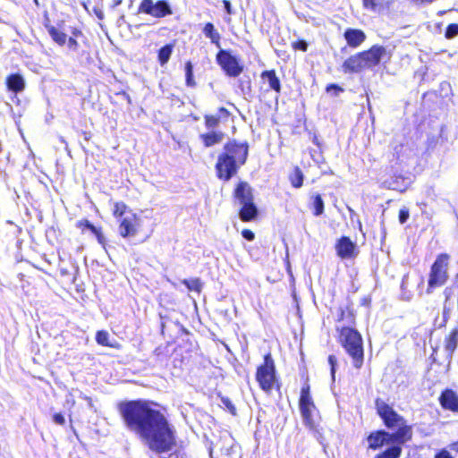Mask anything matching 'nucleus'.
Here are the masks:
<instances>
[{"mask_svg":"<svg viewBox=\"0 0 458 458\" xmlns=\"http://www.w3.org/2000/svg\"><path fill=\"white\" fill-rule=\"evenodd\" d=\"M157 404L146 399L122 401L117 410L124 427L154 454L169 453L167 458H183L176 446V431Z\"/></svg>","mask_w":458,"mask_h":458,"instance_id":"nucleus-1","label":"nucleus"},{"mask_svg":"<svg viewBox=\"0 0 458 458\" xmlns=\"http://www.w3.org/2000/svg\"><path fill=\"white\" fill-rule=\"evenodd\" d=\"M375 409L384 426L393 432L385 429L370 432L367 437L368 449L375 451L386 444H405L412 439V426L391 404L381 398H376Z\"/></svg>","mask_w":458,"mask_h":458,"instance_id":"nucleus-2","label":"nucleus"},{"mask_svg":"<svg viewBox=\"0 0 458 458\" xmlns=\"http://www.w3.org/2000/svg\"><path fill=\"white\" fill-rule=\"evenodd\" d=\"M249 148L250 146L247 141L228 140L224 145L223 151L217 156L215 165L217 179L228 182L234 177L240 168L247 162Z\"/></svg>","mask_w":458,"mask_h":458,"instance_id":"nucleus-3","label":"nucleus"},{"mask_svg":"<svg viewBox=\"0 0 458 458\" xmlns=\"http://www.w3.org/2000/svg\"><path fill=\"white\" fill-rule=\"evenodd\" d=\"M232 198L240 206L238 216L242 222H252L259 217V211L255 203L254 190L247 181L239 180L234 184Z\"/></svg>","mask_w":458,"mask_h":458,"instance_id":"nucleus-4","label":"nucleus"},{"mask_svg":"<svg viewBox=\"0 0 458 458\" xmlns=\"http://www.w3.org/2000/svg\"><path fill=\"white\" fill-rule=\"evenodd\" d=\"M338 343L352 358L355 369H360L364 362L363 340L360 333L354 326L338 327Z\"/></svg>","mask_w":458,"mask_h":458,"instance_id":"nucleus-5","label":"nucleus"},{"mask_svg":"<svg viewBox=\"0 0 458 458\" xmlns=\"http://www.w3.org/2000/svg\"><path fill=\"white\" fill-rule=\"evenodd\" d=\"M255 379L259 387L267 394H270L273 390H280L281 382L277 377L275 360L270 352L263 356V362L258 365Z\"/></svg>","mask_w":458,"mask_h":458,"instance_id":"nucleus-6","label":"nucleus"},{"mask_svg":"<svg viewBox=\"0 0 458 458\" xmlns=\"http://www.w3.org/2000/svg\"><path fill=\"white\" fill-rule=\"evenodd\" d=\"M450 256L441 253L437 256L430 267L428 279L427 293H431L434 289L445 285L448 280V264Z\"/></svg>","mask_w":458,"mask_h":458,"instance_id":"nucleus-7","label":"nucleus"},{"mask_svg":"<svg viewBox=\"0 0 458 458\" xmlns=\"http://www.w3.org/2000/svg\"><path fill=\"white\" fill-rule=\"evenodd\" d=\"M298 404L304 424L309 428H313L312 413L317 411V407L311 395V387L308 377H306L301 388Z\"/></svg>","mask_w":458,"mask_h":458,"instance_id":"nucleus-8","label":"nucleus"},{"mask_svg":"<svg viewBox=\"0 0 458 458\" xmlns=\"http://www.w3.org/2000/svg\"><path fill=\"white\" fill-rule=\"evenodd\" d=\"M216 62L228 77L236 78L243 72V64L230 50H218L216 55Z\"/></svg>","mask_w":458,"mask_h":458,"instance_id":"nucleus-9","label":"nucleus"},{"mask_svg":"<svg viewBox=\"0 0 458 458\" xmlns=\"http://www.w3.org/2000/svg\"><path fill=\"white\" fill-rule=\"evenodd\" d=\"M137 13L161 19L172 15L173 9L167 0H141Z\"/></svg>","mask_w":458,"mask_h":458,"instance_id":"nucleus-10","label":"nucleus"},{"mask_svg":"<svg viewBox=\"0 0 458 458\" xmlns=\"http://www.w3.org/2000/svg\"><path fill=\"white\" fill-rule=\"evenodd\" d=\"M141 228V219L136 214L131 212V216L123 217L118 221V232L122 238H130L136 236Z\"/></svg>","mask_w":458,"mask_h":458,"instance_id":"nucleus-11","label":"nucleus"},{"mask_svg":"<svg viewBox=\"0 0 458 458\" xmlns=\"http://www.w3.org/2000/svg\"><path fill=\"white\" fill-rule=\"evenodd\" d=\"M365 70L378 65L386 55V47L381 45H373L369 49L359 52Z\"/></svg>","mask_w":458,"mask_h":458,"instance_id":"nucleus-12","label":"nucleus"},{"mask_svg":"<svg viewBox=\"0 0 458 458\" xmlns=\"http://www.w3.org/2000/svg\"><path fill=\"white\" fill-rule=\"evenodd\" d=\"M336 255L342 259H352L359 254L356 244L348 236H341L335 245Z\"/></svg>","mask_w":458,"mask_h":458,"instance_id":"nucleus-13","label":"nucleus"},{"mask_svg":"<svg viewBox=\"0 0 458 458\" xmlns=\"http://www.w3.org/2000/svg\"><path fill=\"white\" fill-rule=\"evenodd\" d=\"M231 112L224 107L217 108L216 114H206L203 116L204 125L208 131H217L216 128L220 123L229 120Z\"/></svg>","mask_w":458,"mask_h":458,"instance_id":"nucleus-14","label":"nucleus"},{"mask_svg":"<svg viewBox=\"0 0 458 458\" xmlns=\"http://www.w3.org/2000/svg\"><path fill=\"white\" fill-rule=\"evenodd\" d=\"M261 83L267 85L266 91H274L281 94L282 83L275 69L264 70L260 73Z\"/></svg>","mask_w":458,"mask_h":458,"instance_id":"nucleus-15","label":"nucleus"},{"mask_svg":"<svg viewBox=\"0 0 458 458\" xmlns=\"http://www.w3.org/2000/svg\"><path fill=\"white\" fill-rule=\"evenodd\" d=\"M438 401L444 410L458 412V394L453 389H444Z\"/></svg>","mask_w":458,"mask_h":458,"instance_id":"nucleus-16","label":"nucleus"},{"mask_svg":"<svg viewBox=\"0 0 458 458\" xmlns=\"http://www.w3.org/2000/svg\"><path fill=\"white\" fill-rule=\"evenodd\" d=\"M344 38L348 47L357 48L365 42L367 36L360 29L348 28L344 32Z\"/></svg>","mask_w":458,"mask_h":458,"instance_id":"nucleus-17","label":"nucleus"},{"mask_svg":"<svg viewBox=\"0 0 458 458\" xmlns=\"http://www.w3.org/2000/svg\"><path fill=\"white\" fill-rule=\"evenodd\" d=\"M344 73H359L365 70L360 53L350 55L342 64Z\"/></svg>","mask_w":458,"mask_h":458,"instance_id":"nucleus-18","label":"nucleus"},{"mask_svg":"<svg viewBox=\"0 0 458 458\" xmlns=\"http://www.w3.org/2000/svg\"><path fill=\"white\" fill-rule=\"evenodd\" d=\"M75 226L81 230V233H85L87 230L90 231L97 238L99 244L104 245L106 242L105 236L101 226H95L88 219L83 218L76 222Z\"/></svg>","mask_w":458,"mask_h":458,"instance_id":"nucleus-19","label":"nucleus"},{"mask_svg":"<svg viewBox=\"0 0 458 458\" xmlns=\"http://www.w3.org/2000/svg\"><path fill=\"white\" fill-rule=\"evenodd\" d=\"M335 322L338 324L347 323L349 326H355L356 315L352 307V303L343 307H338L336 310Z\"/></svg>","mask_w":458,"mask_h":458,"instance_id":"nucleus-20","label":"nucleus"},{"mask_svg":"<svg viewBox=\"0 0 458 458\" xmlns=\"http://www.w3.org/2000/svg\"><path fill=\"white\" fill-rule=\"evenodd\" d=\"M199 138L205 148H210L220 144L225 138V133L222 131H208L199 134Z\"/></svg>","mask_w":458,"mask_h":458,"instance_id":"nucleus-21","label":"nucleus"},{"mask_svg":"<svg viewBox=\"0 0 458 458\" xmlns=\"http://www.w3.org/2000/svg\"><path fill=\"white\" fill-rule=\"evenodd\" d=\"M5 85L9 91L19 93L25 89V81L20 73H11L5 78Z\"/></svg>","mask_w":458,"mask_h":458,"instance_id":"nucleus-22","label":"nucleus"},{"mask_svg":"<svg viewBox=\"0 0 458 458\" xmlns=\"http://www.w3.org/2000/svg\"><path fill=\"white\" fill-rule=\"evenodd\" d=\"M393 0H362L364 9L381 13L389 10Z\"/></svg>","mask_w":458,"mask_h":458,"instance_id":"nucleus-23","label":"nucleus"},{"mask_svg":"<svg viewBox=\"0 0 458 458\" xmlns=\"http://www.w3.org/2000/svg\"><path fill=\"white\" fill-rule=\"evenodd\" d=\"M45 28L55 43L60 47L66 44L67 35L61 29L50 24L49 21L45 23Z\"/></svg>","mask_w":458,"mask_h":458,"instance_id":"nucleus-24","label":"nucleus"},{"mask_svg":"<svg viewBox=\"0 0 458 458\" xmlns=\"http://www.w3.org/2000/svg\"><path fill=\"white\" fill-rule=\"evenodd\" d=\"M202 32L206 38L210 39L213 45L216 47H221V35L212 22H206L202 28Z\"/></svg>","mask_w":458,"mask_h":458,"instance_id":"nucleus-25","label":"nucleus"},{"mask_svg":"<svg viewBox=\"0 0 458 458\" xmlns=\"http://www.w3.org/2000/svg\"><path fill=\"white\" fill-rule=\"evenodd\" d=\"M175 47V40L165 44L157 50V62L161 66L165 65L174 52Z\"/></svg>","mask_w":458,"mask_h":458,"instance_id":"nucleus-26","label":"nucleus"},{"mask_svg":"<svg viewBox=\"0 0 458 458\" xmlns=\"http://www.w3.org/2000/svg\"><path fill=\"white\" fill-rule=\"evenodd\" d=\"M458 346V327L453 328L445 338V349L452 355Z\"/></svg>","mask_w":458,"mask_h":458,"instance_id":"nucleus-27","label":"nucleus"},{"mask_svg":"<svg viewBox=\"0 0 458 458\" xmlns=\"http://www.w3.org/2000/svg\"><path fill=\"white\" fill-rule=\"evenodd\" d=\"M290 184L294 189H300L303 185L304 174L300 166L295 165L288 175Z\"/></svg>","mask_w":458,"mask_h":458,"instance_id":"nucleus-28","label":"nucleus"},{"mask_svg":"<svg viewBox=\"0 0 458 458\" xmlns=\"http://www.w3.org/2000/svg\"><path fill=\"white\" fill-rule=\"evenodd\" d=\"M402 445L403 444H393L384 451L377 454L375 458H400L403 452Z\"/></svg>","mask_w":458,"mask_h":458,"instance_id":"nucleus-29","label":"nucleus"},{"mask_svg":"<svg viewBox=\"0 0 458 458\" xmlns=\"http://www.w3.org/2000/svg\"><path fill=\"white\" fill-rule=\"evenodd\" d=\"M312 215L319 216L325 212V202L322 199L321 194L316 193L311 196V203L310 206Z\"/></svg>","mask_w":458,"mask_h":458,"instance_id":"nucleus-30","label":"nucleus"},{"mask_svg":"<svg viewBox=\"0 0 458 458\" xmlns=\"http://www.w3.org/2000/svg\"><path fill=\"white\" fill-rule=\"evenodd\" d=\"M184 72H185V85L188 88H195L197 86V82L194 79L193 75V64L191 61H186L184 64Z\"/></svg>","mask_w":458,"mask_h":458,"instance_id":"nucleus-31","label":"nucleus"},{"mask_svg":"<svg viewBox=\"0 0 458 458\" xmlns=\"http://www.w3.org/2000/svg\"><path fill=\"white\" fill-rule=\"evenodd\" d=\"M127 211H131L129 207L123 201H116L114 203L112 215L118 219V221L124 216Z\"/></svg>","mask_w":458,"mask_h":458,"instance_id":"nucleus-32","label":"nucleus"},{"mask_svg":"<svg viewBox=\"0 0 458 458\" xmlns=\"http://www.w3.org/2000/svg\"><path fill=\"white\" fill-rule=\"evenodd\" d=\"M182 284L185 285L190 292H195L197 293H199L202 290V283L200 279L198 277L183 279L182 281Z\"/></svg>","mask_w":458,"mask_h":458,"instance_id":"nucleus-33","label":"nucleus"},{"mask_svg":"<svg viewBox=\"0 0 458 458\" xmlns=\"http://www.w3.org/2000/svg\"><path fill=\"white\" fill-rule=\"evenodd\" d=\"M82 36H83V33L80 29H78V28L72 29V36L69 38H67V40H66L68 48L72 51H77L79 48V43H78L76 38H80Z\"/></svg>","mask_w":458,"mask_h":458,"instance_id":"nucleus-34","label":"nucleus"},{"mask_svg":"<svg viewBox=\"0 0 458 458\" xmlns=\"http://www.w3.org/2000/svg\"><path fill=\"white\" fill-rule=\"evenodd\" d=\"M96 342L98 344L106 347H114V345L110 342V336L107 331L106 330H98L96 333L95 336Z\"/></svg>","mask_w":458,"mask_h":458,"instance_id":"nucleus-35","label":"nucleus"},{"mask_svg":"<svg viewBox=\"0 0 458 458\" xmlns=\"http://www.w3.org/2000/svg\"><path fill=\"white\" fill-rule=\"evenodd\" d=\"M173 353L175 354L176 356L180 357L179 358L180 365L191 358L190 349L187 348L185 344H178L174 349Z\"/></svg>","mask_w":458,"mask_h":458,"instance_id":"nucleus-36","label":"nucleus"},{"mask_svg":"<svg viewBox=\"0 0 458 458\" xmlns=\"http://www.w3.org/2000/svg\"><path fill=\"white\" fill-rule=\"evenodd\" d=\"M220 400H221V403H223V405L227 409V411L233 416H236L237 415V410H236L234 404L233 403V402L230 400L229 397L220 396Z\"/></svg>","mask_w":458,"mask_h":458,"instance_id":"nucleus-37","label":"nucleus"},{"mask_svg":"<svg viewBox=\"0 0 458 458\" xmlns=\"http://www.w3.org/2000/svg\"><path fill=\"white\" fill-rule=\"evenodd\" d=\"M456 36H458V24L457 23L448 24L445 29V37L447 39H451Z\"/></svg>","mask_w":458,"mask_h":458,"instance_id":"nucleus-38","label":"nucleus"},{"mask_svg":"<svg viewBox=\"0 0 458 458\" xmlns=\"http://www.w3.org/2000/svg\"><path fill=\"white\" fill-rule=\"evenodd\" d=\"M292 47L294 50L306 52L308 50V43L304 39H298L292 43Z\"/></svg>","mask_w":458,"mask_h":458,"instance_id":"nucleus-39","label":"nucleus"},{"mask_svg":"<svg viewBox=\"0 0 458 458\" xmlns=\"http://www.w3.org/2000/svg\"><path fill=\"white\" fill-rule=\"evenodd\" d=\"M409 216H410V214H409L408 208H401L399 211V215H398L399 222L401 224L406 223L409 218Z\"/></svg>","mask_w":458,"mask_h":458,"instance_id":"nucleus-40","label":"nucleus"},{"mask_svg":"<svg viewBox=\"0 0 458 458\" xmlns=\"http://www.w3.org/2000/svg\"><path fill=\"white\" fill-rule=\"evenodd\" d=\"M327 360H328V363L330 365L331 375L333 377H335L337 360L335 355H329Z\"/></svg>","mask_w":458,"mask_h":458,"instance_id":"nucleus-41","label":"nucleus"},{"mask_svg":"<svg viewBox=\"0 0 458 458\" xmlns=\"http://www.w3.org/2000/svg\"><path fill=\"white\" fill-rule=\"evenodd\" d=\"M241 234L244 239L250 242L255 239V233L250 229H242Z\"/></svg>","mask_w":458,"mask_h":458,"instance_id":"nucleus-42","label":"nucleus"},{"mask_svg":"<svg viewBox=\"0 0 458 458\" xmlns=\"http://www.w3.org/2000/svg\"><path fill=\"white\" fill-rule=\"evenodd\" d=\"M52 418L53 421L57 425L63 426L65 423L64 416L61 412L54 413Z\"/></svg>","mask_w":458,"mask_h":458,"instance_id":"nucleus-43","label":"nucleus"},{"mask_svg":"<svg viewBox=\"0 0 458 458\" xmlns=\"http://www.w3.org/2000/svg\"><path fill=\"white\" fill-rule=\"evenodd\" d=\"M331 90H334L335 94L338 95L339 93L344 91V89L337 84L331 83L327 86L326 91L330 92Z\"/></svg>","mask_w":458,"mask_h":458,"instance_id":"nucleus-44","label":"nucleus"},{"mask_svg":"<svg viewBox=\"0 0 458 458\" xmlns=\"http://www.w3.org/2000/svg\"><path fill=\"white\" fill-rule=\"evenodd\" d=\"M372 302V297L370 294L365 295L360 299V305L366 308H370Z\"/></svg>","mask_w":458,"mask_h":458,"instance_id":"nucleus-45","label":"nucleus"},{"mask_svg":"<svg viewBox=\"0 0 458 458\" xmlns=\"http://www.w3.org/2000/svg\"><path fill=\"white\" fill-rule=\"evenodd\" d=\"M435 458H453V456L448 451L442 449L436 454Z\"/></svg>","mask_w":458,"mask_h":458,"instance_id":"nucleus-46","label":"nucleus"},{"mask_svg":"<svg viewBox=\"0 0 458 458\" xmlns=\"http://www.w3.org/2000/svg\"><path fill=\"white\" fill-rule=\"evenodd\" d=\"M223 4H224L226 13L231 15L233 12V8H232V4H231L230 1L223 0Z\"/></svg>","mask_w":458,"mask_h":458,"instance_id":"nucleus-47","label":"nucleus"},{"mask_svg":"<svg viewBox=\"0 0 458 458\" xmlns=\"http://www.w3.org/2000/svg\"><path fill=\"white\" fill-rule=\"evenodd\" d=\"M81 135L83 136V139L87 141H89L91 139V132L88 131H82Z\"/></svg>","mask_w":458,"mask_h":458,"instance_id":"nucleus-48","label":"nucleus"},{"mask_svg":"<svg viewBox=\"0 0 458 458\" xmlns=\"http://www.w3.org/2000/svg\"><path fill=\"white\" fill-rule=\"evenodd\" d=\"M117 95H122L123 97H124L126 98L128 103L131 104V97L125 91L122 90V91L118 92Z\"/></svg>","mask_w":458,"mask_h":458,"instance_id":"nucleus-49","label":"nucleus"},{"mask_svg":"<svg viewBox=\"0 0 458 458\" xmlns=\"http://www.w3.org/2000/svg\"><path fill=\"white\" fill-rule=\"evenodd\" d=\"M450 447H451V449H452V450H454V451H455L456 453H458V440H457V441H455V442H454V443H452V444L450 445Z\"/></svg>","mask_w":458,"mask_h":458,"instance_id":"nucleus-50","label":"nucleus"},{"mask_svg":"<svg viewBox=\"0 0 458 458\" xmlns=\"http://www.w3.org/2000/svg\"><path fill=\"white\" fill-rule=\"evenodd\" d=\"M154 353L156 356L159 357L162 354V348L161 347L156 348L154 351Z\"/></svg>","mask_w":458,"mask_h":458,"instance_id":"nucleus-51","label":"nucleus"},{"mask_svg":"<svg viewBox=\"0 0 458 458\" xmlns=\"http://www.w3.org/2000/svg\"><path fill=\"white\" fill-rule=\"evenodd\" d=\"M121 3H122V0H114V6H117V5L121 4Z\"/></svg>","mask_w":458,"mask_h":458,"instance_id":"nucleus-52","label":"nucleus"}]
</instances>
